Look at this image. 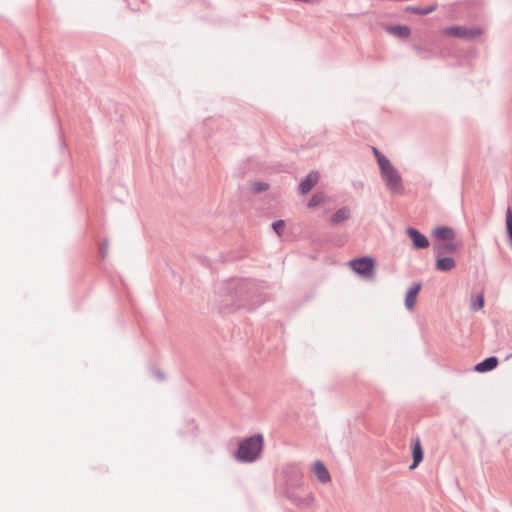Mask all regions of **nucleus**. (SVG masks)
Here are the masks:
<instances>
[{
	"label": "nucleus",
	"mask_w": 512,
	"mask_h": 512,
	"mask_svg": "<svg viewBox=\"0 0 512 512\" xmlns=\"http://www.w3.org/2000/svg\"><path fill=\"white\" fill-rule=\"evenodd\" d=\"M263 449L262 435H255L240 443L236 458L243 462L254 461Z\"/></svg>",
	"instance_id": "obj_1"
},
{
	"label": "nucleus",
	"mask_w": 512,
	"mask_h": 512,
	"mask_svg": "<svg viewBox=\"0 0 512 512\" xmlns=\"http://www.w3.org/2000/svg\"><path fill=\"white\" fill-rule=\"evenodd\" d=\"M380 170L388 189L392 193H401L403 190L401 176L389 160L382 159Z\"/></svg>",
	"instance_id": "obj_2"
},
{
	"label": "nucleus",
	"mask_w": 512,
	"mask_h": 512,
	"mask_svg": "<svg viewBox=\"0 0 512 512\" xmlns=\"http://www.w3.org/2000/svg\"><path fill=\"white\" fill-rule=\"evenodd\" d=\"M484 30L480 27L449 26L441 30L444 37H454L459 39H474L481 36Z\"/></svg>",
	"instance_id": "obj_3"
},
{
	"label": "nucleus",
	"mask_w": 512,
	"mask_h": 512,
	"mask_svg": "<svg viewBox=\"0 0 512 512\" xmlns=\"http://www.w3.org/2000/svg\"><path fill=\"white\" fill-rule=\"evenodd\" d=\"M349 267L357 274L364 277H372L375 262L370 257H361L352 259L348 263Z\"/></svg>",
	"instance_id": "obj_4"
},
{
	"label": "nucleus",
	"mask_w": 512,
	"mask_h": 512,
	"mask_svg": "<svg viewBox=\"0 0 512 512\" xmlns=\"http://www.w3.org/2000/svg\"><path fill=\"white\" fill-rule=\"evenodd\" d=\"M407 234L411 238L414 248L424 249L429 246L427 237L421 234L417 229L410 227L407 229Z\"/></svg>",
	"instance_id": "obj_5"
},
{
	"label": "nucleus",
	"mask_w": 512,
	"mask_h": 512,
	"mask_svg": "<svg viewBox=\"0 0 512 512\" xmlns=\"http://www.w3.org/2000/svg\"><path fill=\"white\" fill-rule=\"evenodd\" d=\"M312 471L321 483H328L331 480L329 471L321 461H316L313 463Z\"/></svg>",
	"instance_id": "obj_6"
},
{
	"label": "nucleus",
	"mask_w": 512,
	"mask_h": 512,
	"mask_svg": "<svg viewBox=\"0 0 512 512\" xmlns=\"http://www.w3.org/2000/svg\"><path fill=\"white\" fill-rule=\"evenodd\" d=\"M319 180V174L317 172H311L307 177L300 183L299 191L301 194H307Z\"/></svg>",
	"instance_id": "obj_7"
},
{
	"label": "nucleus",
	"mask_w": 512,
	"mask_h": 512,
	"mask_svg": "<svg viewBox=\"0 0 512 512\" xmlns=\"http://www.w3.org/2000/svg\"><path fill=\"white\" fill-rule=\"evenodd\" d=\"M421 290V284L417 283L413 285L406 294L405 306L409 311H412L416 305L418 294Z\"/></svg>",
	"instance_id": "obj_8"
},
{
	"label": "nucleus",
	"mask_w": 512,
	"mask_h": 512,
	"mask_svg": "<svg viewBox=\"0 0 512 512\" xmlns=\"http://www.w3.org/2000/svg\"><path fill=\"white\" fill-rule=\"evenodd\" d=\"M386 31L398 38L406 39L411 35V29L406 25H395L386 28Z\"/></svg>",
	"instance_id": "obj_9"
},
{
	"label": "nucleus",
	"mask_w": 512,
	"mask_h": 512,
	"mask_svg": "<svg viewBox=\"0 0 512 512\" xmlns=\"http://www.w3.org/2000/svg\"><path fill=\"white\" fill-rule=\"evenodd\" d=\"M413 463L410 469H415L419 463L423 460V448L419 439L414 440L412 446Z\"/></svg>",
	"instance_id": "obj_10"
},
{
	"label": "nucleus",
	"mask_w": 512,
	"mask_h": 512,
	"mask_svg": "<svg viewBox=\"0 0 512 512\" xmlns=\"http://www.w3.org/2000/svg\"><path fill=\"white\" fill-rule=\"evenodd\" d=\"M498 365V359L496 357H489L484 361L478 363L474 370L479 373H484L495 369Z\"/></svg>",
	"instance_id": "obj_11"
},
{
	"label": "nucleus",
	"mask_w": 512,
	"mask_h": 512,
	"mask_svg": "<svg viewBox=\"0 0 512 512\" xmlns=\"http://www.w3.org/2000/svg\"><path fill=\"white\" fill-rule=\"evenodd\" d=\"M351 211L348 207L338 209L330 218L332 225L338 224L350 218Z\"/></svg>",
	"instance_id": "obj_12"
},
{
	"label": "nucleus",
	"mask_w": 512,
	"mask_h": 512,
	"mask_svg": "<svg viewBox=\"0 0 512 512\" xmlns=\"http://www.w3.org/2000/svg\"><path fill=\"white\" fill-rule=\"evenodd\" d=\"M433 235L443 241H451L454 239V231L449 227H438L433 231Z\"/></svg>",
	"instance_id": "obj_13"
},
{
	"label": "nucleus",
	"mask_w": 512,
	"mask_h": 512,
	"mask_svg": "<svg viewBox=\"0 0 512 512\" xmlns=\"http://www.w3.org/2000/svg\"><path fill=\"white\" fill-rule=\"evenodd\" d=\"M455 265V260L451 257L438 258L435 263L436 269L439 271H450Z\"/></svg>",
	"instance_id": "obj_14"
},
{
	"label": "nucleus",
	"mask_w": 512,
	"mask_h": 512,
	"mask_svg": "<svg viewBox=\"0 0 512 512\" xmlns=\"http://www.w3.org/2000/svg\"><path fill=\"white\" fill-rule=\"evenodd\" d=\"M327 197L324 193H315L308 202L309 208H314L326 201Z\"/></svg>",
	"instance_id": "obj_15"
},
{
	"label": "nucleus",
	"mask_w": 512,
	"mask_h": 512,
	"mask_svg": "<svg viewBox=\"0 0 512 512\" xmlns=\"http://www.w3.org/2000/svg\"><path fill=\"white\" fill-rule=\"evenodd\" d=\"M437 8L436 4H432L426 8H420V7H409L408 10L419 15H427L429 13H432Z\"/></svg>",
	"instance_id": "obj_16"
},
{
	"label": "nucleus",
	"mask_w": 512,
	"mask_h": 512,
	"mask_svg": "<svg viewBox=\"0 0 512 512\" xmlns=\"http://www.w3.org/2000/svg\"><path fill=\"white\" fill-rule=\"evenodd\" d=\"M506 228L510 245L512 246V212L510 209H508L506 212Z\"/></svg>",
	"instance_id": "obj_17"
},
{
	"label": "nucleus",
	"mask_w": 512,
	"mask_h": 512,
	"mask_svg": "<svg viewBox=\"0 0 512 512\" xmlns=\"http://www.w3.org/2000/svg\"><path fill=\"white\" fill-rule=\"evenodd\" d=\"M484 305V298H483V295H478L476 297V300L472 302V308L477 310V309H480L482 308Z\"/></svg>",
	"instance_id": "obj_18"
},
{
	"label": "nucleus",
	"mask_w": 512,
	"mask_h": 512,
	"mask_svg": "<svg viewBox=\"0 0 512 512\" xmlns=\"http://www.w3.org/2000/svg\"><path fill=\"white\" fill-rule=\"evenodd\" d=\"M284 225L285 224L283 220H279L273 223V229L279 236L283 233Z\"/></svg>",
	"instance_id": "obj_19"
},
{
	"label": "nucleus",
	"mask_w": 512,
	"mask_h": 512,
	"mask_svg": "<svg viewBox=\"0 0 512 512\" xmlns=\"http://www.w3.org/2000/svg\"><path fill=\"white\" fill-rule=\"evenodd\" d=\"M373 153L374 155L376 156L377 160H378V164H379V167H381V161L382 159L383 160H388L385 156H383L376 148H373Z\"/></svg>",
	"instance_id": "obj_20"
},
{
	"label": "nucleus",
	"mask_w": 512,
	"mask_h": 512,
	"mask_svg": "<svg viewBox=\"0 0 512 512\" xmlns=\"http://www.w3.org/2000/svg\"><path fill=\"white\" fill-rule=\"evenodd\" d=\"M444 248L449 251H455L457 249L456 245L454 244H446Z\"/></svg>",
	"instance_id": "obj_21"
}]
</instances>
